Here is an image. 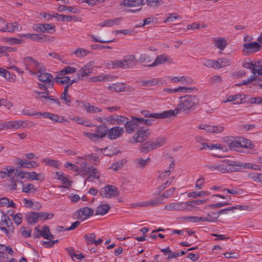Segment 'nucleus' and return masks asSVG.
Wrapping results in <instances>:
<instances>
[{
  "label": "nucleus",
  "instance_id": "obj_1",
  "mask_svg": "<svg viewBox=\"0 0 262 262\" xmlns=\"http://www.w3.org/2000/svg\"><path fill=\"white\" fill-rule=\"evenodd\" d=\"M199 103V99L195 95H187L180 98L177 108L172 110L176 116L179 112H189L194 110Z\"/></svg>",
  "mask_w": 262,
  "mask_h": 262
},
{
  "label": "nucleus",
  "instance_id": "obj_2",
  "mask_svg": "<svg viewBox=\"0 0 262 262\" xmlns=\"http://www.w3.org/2000/svg\"><path fill=\"white\" fill-rule=\"evenodd\" d=\"M23 62L25 66L26 70L28 71L32 75H35L36 71H45V67L31 57L28 56L24 58Z\"/></svg>",
  "mask_w": 262,
  "mask_h": 262
},
{
  "label": "nucleus",
  "instance_id": "obj_3",
  "mask_svg": "<svg viewBox=\"0 0 262 262\" xmlns=\"http://www.w3.org/2000/svg\"><path fill=\"white\" fill-rule=\"evenodd\" d=\"M241 163L231 160H225L217 165V171L227 173L239 171L241 169Z\"/></svg>",
  "mask_w": 262,
  "mask_h": 262
},
{
  "label": "nucleus",
  "instance_id": "obj_4",
  "mask_svg": "<svg viewBox=\"0 0 262 262\" xmlns=\"http://www.w3.org/2000/svg\"><path fill=\"white\" fill-rule=\"evenodd\" d=\"M166 142V139L163 137H159L153 139L141 145L140 150L142 152H148L163 146Z\"/></svg>",
  "mask_w": 262,
  "mask_h": 262
},
{
  "label": "nucleus",
  "instance_id": "obj_5",
  "mask_svg": "<svg viewBox=\"0 0 262 262\" xmlns=\"http://www.w3.org/2000/svg\"><path fill=\"white\" fill-rule=\"evenodd\" d=\"M94 133L83 132V135L93 141H98L107 135L108 127L105 125H101L94 129Z\"/></svg>",
  "mask_w": 262,
  "mask_h": 262
},
{
  "label": "nucleus",
  "instance_id": "obj_6",
  "mask_svg": "<svg viewBox=\"0 0 262 262\" xmlns=\"http://www.w3.org/2000/svg\"><path fill=\"white\" fill-rule=\"evenodd\" d=\"M141 114L146 118H154L156 119H164L172 117L174 114L172 110L165 111L160 113H151L149 110H145L141 112Z\"/></svg>",
  "mask_w": 262,
  "mask_h": 262
},
{
  "label": "nucleus",
  "instance_id": "obj_7",
  "mask_svg": "<svg viewBox=\"0 0 262 262\" xmlns=\"http://www.w3.org/2000/svg\"><path fill=\"white\" fill-rule=\"evenodd\" d=\"M0 229L8 236L9 233H13L14 227L9 217L4 214L2 217L0 222Z\"/></svg>",
  "mask_w": 262,
  "mask_h": 262
},
{
  "label": "nucleus",
  "instance_id": "obj_8",
  "mask_svg": "<svg viewBox=\"0 0 262 262\" xmlns=\"http://www.w3.org/2000/svg\"><path fill=\"white\" fill-rule=\"evenodd\" d=\"M99 194L103 198H111L118 196L119 192L115 186L107 185L100 189Z\"/></svg>",
  "mask_w": 262,
  "mask_h": 262
},
{
  "label": "nucleus",
  "instance_id": "obj_9",
  "mask_svg": "<svg viewBox=\"0 0 262 262\" xmlns=\"http://www.w3.org/2000/svg\"><path fill=\"white\" fill-rule=\"evenodd\" d=\"M150 134V130L146 126L139 127L137 133L133 136L136 142L141 143L148 138Z\"/></svg>",
  "mask_w": 262,
  "mask_h": 262
},
{
  "label": "nucleus",
  "instance_id": "obj_10",
  "mask_svg": "<svg viewBox=\"0 0 262 262\" xmlns=\"http://www.w3.org/2000/svg\"><path fill=\"white\" fill-rule=\"evenodd\" d=\"M108 89L113 92H132L134 89L124 83H114L108 87Z\"/></svg>",
  "mask_w": 262,
  "mask_h": 262
},
{
  "label": "nucleus",
  "instance_id": "obj_11",
  "mask_svg": "<svg viewBox=\"0 0 262 262\" xmlns=\"http://www.w3.org/2000/svg\"><path fill=\"white\" fill-rule=\"evenodd\" d=\"M15 177H19L20 180L26 179L30 180H40V178L35 171L24 172L20 169H17L15 173Z\"/></svg>",
  "mask_w": 262,
  "mask_h": 262
},
{
  "label": "nucleus",
  "instance_id": "obj_12",
  "mask_svg": "<svg viewBox=\"0 0 262 262\" xmlns=\"http://www.w3.org/2000/svg\"><path fill=\"white\" fill-rule=\"evenodd\" d=\"M94 213V210L88 207H85L78 210L75 213V216L77 219L83 221Z\"/></svg>",
  "mask_w": 262,
  "mask_h": 262
},
{
  "label": "nucleus",
  "instance_id": "obj_13",
  "mask_svg": "<svg viewBox=\"0 0 262 262\" xmlns=\"http://www.w3.org/2000/svg\"><path fill=\"white\" fill-rule=\"evenodd\" d=\"M39 74L38 75V80L48 85L49 88H52L54 85L53 76L49 73H46V68L45 71H38Z\"/></svg>",
  "mask_w": 262,
  "mask_h": 262
},
{
  "label": "nucleus",
  "instance_id": "obj_14",
  "mask_svg": "<svg viewBox=\"0 0 262 262\" xmlns=\"http://www.w3.org/2000/svg\"><path fill=\"white\" fill-rule=\"evenodd\" d=\"M94 65V61H91L86 63L78 71L77 73V76L79 78H83V77H87L91 75L93 72Z\"/></svg>",
  "mask_w": 262,
  "mask_h": 262
},
{
  "label": "nucleus",
  "instance_id": "obj_15",
  "mask_svg": "<svg viewBox=\"0 0 262 262\" xmlns=\"http://www.w3.org/2000/svg\"><path fill=\"white\" fill-rule=\"evenodd\" d=\"M164 209L167 211H183L187 209V204L186 202H177L172 203L166 205Z\"/></svg>",
  "mask_w": 262,
  "mask_h": 262
},
{
  "label": "nucleus",
  "instance_id": "obj_16",
  "mask_svg": "<svg viewBox=\"0 0 262 262\" xmlns=\"http://www.w3.org/2000/svg\"><path fill=\"white\" fill-rule=\"evenodd\" d=\"M33 28L36 31H40L42 33H53L55 31V26L53 25L48 24H36L34 26Z\"/></svg>",
  "mask_w": 262,
  "mask_h": 262
},
{
  "label": "nucleus",
  "instance_id": "obj_17",
  "mask_svg": "<svg viewBox=\"0 0 262 262\" xmlns=\"http://www.w3.org/2000/svg\"><path fill=\"white\" fill-rule=\"evenodd\" d=\"M243 47L244 52L249 53H254L262 48L261 46L257 42L246 43L243 45Z\"/></svg>",
  "mask_w": 262,
  "mask_h": 262
},
{
  "label": "nucleus",
  "instance_id": "obj_18",
  "mask_svg": "<svg viewBox=\"0 0 262 262\" xmlns=\"http://www.w3.org/2000/svg\"><path fill=\"white\" fill-rule=\"evenodd\" d=\"M22 27L17 23H9L3 25V27H0V31L2 32H13L16 31L21 30Z\"/></svg>",
  "mask_w": 262,
  "mask_h": 262
},
{
  "label": "nucleus",
  "instance_id": "obj_19",
  "mask_svg": "<svg viewBox=\"0 0 262 262\" xmlns=\"http://www.w3.org/2000/svg\"><path fill=\"white\" fill-rule=\"evenodd\" d=\"M137 117H133L130 120L129 119L124 124V127L125 128L126 132L127 134L133 133L135 129L138 127L139 125L138 121L136 119Z\"/></svg>",
  "mask_w": 262,
  "mask_h": 262
},
{
  "label": "nucleus",
  "instance_id": "obj_20",
  "mask_svg": "<svg viewBox=\"0 0 262 262\" xmlns=\"http://www.w3.org/2000/svg\"><path fill=\"white\" fill-rule=\"evenodd\" d=\"M124 132L123 127L115 126L110 130L108 129L107 137L110 139H115L119 137Z\"/></svg>",
  "mask_w": 262,
  "mask_h": 262
},
{
  "label": "nucleus",
  "instance_id": "obj_21",
  "mask_svg": "<svg viewBox=\"0 0 262 262\" xmlns=\"http://www.w3.org/2000/svg\"><path fill=\"white\" fill-rule=\"evenodd\" d=\"M18 169L14 168L13 166H6L4 168V171H0V178L2 179H4L6 178H12L13 176H14V173H15L16 170Z\"/></svg>",
  "mask_w": 262,
  "mask_h": 262
},
{
  "label": "nucleus",
  "instance_id": "obj_22",
  "mask_svg": "<svg viewBox=\"0 0 262 262\" xmlns=\"http://www.w3.org/2000/svg\"><path fill=\"white\" fill-rule=\"evenodd\" d=\"M167 56L165 54H161L157 56L154 61L150 64L144 65V67H147L149 68H152L157 66L159 64H163L166 61H168Z\"/></svg>",
  "mask_w": 262,
  "mask_h": 262
},
{
  "label": "nucleus",
  "instance_id": "obj_23",
  "mask_svg": "<svg viewBox=\"0 0 262 262\" xmlns=\"http://www.w3.org/2000/svg\"><path fill=\"white\" fill-rule=\"evenodd\" d=\"M144 0H124L120 3V5L124 7H133L144 5Z\"/></svg>",
  "mask_w": 262,
  "mask_h": 262
},
{
  "label": "nucleus",
  "instance_id": "obj_24",
  "mask_svg": "<svg viewBox=\"0 0 262 262\" xmlns=\"http://www.w3.org/2000/svg\"><path fill=\"white\" fill-rule=\"evenodd\" d=\"M20 123L21 122L19 120L10 121L4 122L2 125L5 129H18L19 128Z\"/></svg>",
  "mask_w": 262,
  "mask_h": 262
},
{
  "label": "nucleus",
  "instance_id": "obj_25",
  "mask_svg": "<svg viewBox=\"0 0 262 262\" xmlns=\"http://www.w3.org/2000/svg\"><path fill=\"white\" fill-rule=\"evenodd\" d=\"M110 209V207L108 205L105 204H100L96 210L95 215H103L106 214Z\"/></svg>",
  "mask_w": 262,
  "mask_h": 262
},
{
  "label": "nucleus",
  "instance_id": "obj_26",
  "mask_svg": "<svg viewBox=\"0 0 262 262\" xmlns=\"http://www.w3.org/2000/svg\"><path fill=\"white\" fill-rule=\"evenodd\" d=\"M15 173L14 176L10 178V180L9 181V183L8 184V186L10 189V190H15L17 189V184L16 182H18L23 184V182L21 180L19 179V177H15Z\"/></svg>",
  "mask_w": 262,
  "mask_h": 262
},
{
  "label": "nucleus",
  "instance_id": "obj_27",
  "mask_svg": "<svg viewBox=\"0 0 262 262\" xmlns=\"http://www.w3.org/2000/svg\"><path fill=\"white\" fill-rule=\"evenodd\" d=\"M3 39L4 41L11 46L20 45L25 42L24 40L15 37H4Z\"/></svg>",
  "mask_w": 262,
  "mask_h": 262
},
{
  "label": "nucleus",
  "instance_id": "obj_28",
  "mask_svg": "<svg viewBox=\"0 0 262 262\" xmlns=\"http://www.w3.org/2000/svg\"><path fill=\"white\" fill-rule=\"evenodd\" d=\"M38 215L37 212H32L28 214L26 216V220L30 224H35L38 221Z\"/></svg>",
  "mask_w": 262,
  "mask_h": 262
},
{
  "label": "nucleus",
  "instance_id": "obj_29",
  "mask_svg": "<svg viewBox=\"0 0 262 262\" xmlns=\"http://www.w3.org/2000/svg\"><path fill=\"white\" fill-rule=\"evenodd\" d=\"M22 192L28 193H35L37 191V188L33 184L30 183L28 184H24L23 182Z\"/></svg>",
  "mask_w": 262,
  "mask_h": 262
},
{
  "label": "nucleus",
  "instance_id": "obj_30",
  "mask_svg": "<svg viewBox=\"0 0 262 262\" xmlns=\"http://www.w3.org/2000/svg\"><path fill=\"white\" fill-rule=\"evenodd\" d=\"M214 43L216 48L220 51H223L227 46L226 40L222 37L215 39Z\"/></svg>",
  "mask_w": 262,
  "mask_h": 262
},
{
  "label": "nucleus",
  "instance_id": "obj_31",
  "mask_svg": "<svg viewBox=\"0 0 262 262\" xmlns=\"http://www.w3.org/2000/svg\"><path fill=\"white\" fill-rule=\"evenodd\" d=\"M58 75L54 79V81L58 84H67L68 85L69 84V82H70V78L68 76H61V77Z\"/></svg>",
  "mask_w": 262,
  "mask_h": 262
},
{
  "label": "nucleus",
  "instance_id": "obj_32",
  "mask_svg": "<svg viewBox=\"0 0 262 262\" xmlns=\"http://www.w3.org/2000/svg\"><path fill=\"white\" fill-rule=\"evenodd\" d=\"M76 71V68L70 66H67L59 71L58 72V75L64 76L69 74L75 73Z\"/></svg>",
  "mask_w": 262,
  "mask_h": 262
},
{
  "label": "nucleus",
  "instance_id": "obj_33",
  "mask_svg": "<svg viewBox=\"0 0 262 262\" xmlns=\"http://www.w3.org/2000/svg\"><path fill=\"white\" fill-rule=\"evenodd\" d=\"M227 142L228 143V147L230 150L235 149L236 148L241 147V143L240 138H238V140H231L228 139Z\"/></svg>",
  "mask_w": 262,
  "mask_h": 262
},
{
  "label": "nucleus",
  "instance_id": "obj_34",
  "mask_svg": "<svg viewBox=\"0 0 262 262\" xmlns=\"http://www.w3.org/2000/svg\"><path fill=\"white\" fill-rule=\"evenodd\" d=\"M56 178L62 182V183L64 185H68L69 186H70L72 182L70 181L68 177H67L64 174L62 173L56 172Z\"/></svg>",
  "mask_w": 262,
  "mask_h": 262
},
{
  "label": "nucleus",
  "instance_id": "obj_35",
  "mask_svg": "<svg viewBox=\"0 0 262 262\" xmlns=\"http://www.w3.org/2000/svg\"><path fill=\"white\" fill-rule=\"evenodd\" d=\"M243 66L245 68L251 70V72L253 73V72H254L256 69V63H254L252 62H251L250 60L248 59L243 61Z\"/></svg>",
  "mask_w": 262,
  "mask_h": 262
},
{
  "label": "nucleus",
  "instance_id": "obj_36",
  "mask_svg": "<svg viewBox=\"0 0 262 262\" xmlns=\"http://www.w3.org/2000/svg\"><path fill=\"white\" fill-rule=\"evenodd\" d=\"M174 162L173 161L170 164L169 169L162 172L159 176V178L163 180L166 178L167 177L170 175V172L174 170Z\"/></svg>",
  "mask_w": 262,
  "mask_h": 262
},
{
  "label": "nucleus",
  "instance_id": "obj_37",
  "mask_svg": "<svg viewBox=\"0 0 262 262\" xmlns=\"http://www.w3.org/2000/svg\"><path fill=\"white\" fill-rule=\"evenodd\" d=\"M175 177H172L169 179H168L164 183L162 184L161 186H160L157 190V194H159L162 191L164 190V189L167 187L169 186L173 180L174 179Z\"/></svg>",
  "mask_w": 262,
  "mask_h": 262
},
{
  "label": "nucleus",
  "instance_id": "obj_38",
  "mask_svg": "<svg viewBox=\"0 0 262 262\" xmlns=\"http://www.w3.org/2000/svg\"><path fill=\"white\" fill-rule=\"evenodd\" d=\"M184 219L188 222L193 223H199L206 222V217L194 216H186Z\"/></svg>",
  "mask_w": 262,
  "mask_h": 262
},
{
  "label": "nucleus",
  "instance_id": "obj_39",
  "mask_svg": "<svg viewBox=\"0 0 262 262\" xmlns=\"http://www.w3.org/2000/svg\"><path fill=\"white\" fill-rule=\"evenodd\" d=\"M160 196H159L156 199L151 200L150 201H145L144 202V204L145 205L144 207H148V206H155L159 205L163 203L161 199H159Z\"/></svg>",
  "mask_w": 262,
  "mask_h": 262
},
{
  "label": "nucleus",
  "instance_id": "obj_40",
  "mask_svg": "<svg viewBox=\"0 0 262 262\" xmlns=\"http://www.w3.org/2000/svg\"><path fill=\"white\" fill-rule=\"evenodd\" d=\"M219 214L218 211L213 212L211 211L207 214V216L206 217V222H214L219 217Z\"/></svg>",
  "mask_w": 262,
  "mask_h": 262
},
{
  "label": "nucleus",
  "instance_id": "obj_41",
  "mask_svg": "<svg viewBox=\"0 0 262 262\" xmlns=\"http://www.w3.org/2000/svg\"><path fill=\"white\" fill-rule=\"evenodd\" d=\"M96 237V235L94 233L86 234L83 236L84 239L87 243L88 245L94 244Z\"/></svg>",
  "mask_w": 262,
  "mask_h": 262
},
{
  "label": "nucleus",
  "instance_id": "obj_42",
  "mask_svg": "<svg viewBox=\"0 0 262 262\" xmlns=\"http://www.w3.org/2000/svg\"><path fill=\"white\" fill-rule=\"evenodd\" d=\"M125 61H126V63H128L129 68H132L134 66V63L136 62H138V60H136V57L134 55H128L125 56L123 57Z\"/></svg>",
  "mask_w": 262,
  "mask_h": 262
},
{
  "label": "nucleus",
  "instance_id": "obj_43",
  "mask_svg": "<svg viewBox=\"0 0 262 262\" xmlns=\"http://www.w3.org/2000/svg\"><path fill=\"white\" fill-rule=\"evenodd\" d=\"M159 79L157 78H153L148 80H144L142 81V85L147 87H150L157 85L159 83Z\"/></svg>",
  "mask_w": 262,
  "mask_h": 262
},
{
  "label": "nucleus",
  "instance_id": "obj_44",
  "mask_svg": "<svg viewBox=\"0 0 262 262\" xmlns=\"http://www.w3.org/2000/svg\"><path fill=\"white\" fill-rule=\"evenodd\" d=\"M42 162L49 166H52L55 168H58L59 166L58 161L54 159L45 158L42 160Z\"/></svg>",
  "mask_w": 262,
  "mask_h": 262
},
{
  "label": "nucleus",
  "instance_id": "obj_45",
  "mask_svg": "<svg viewBox=\"0 0 262 262\" xmlns=\"http://www.w3.org/2000/svg\"><path fill=\"white\" fill-rule=\"evenodd\" d=\"M68 86H65L63 92L61 95V99L63 100L67 104L70 103L71 101L70 96L68 94Z\"/></svg>",
  "mask_w": 262,
  "mask_h": 262
},
{
  "label": "nucleus",
  "instance_id": "obj_46",
  "mask_svg": "<svg viewBox=\"0 0 262 262\" xmlns=\"http://www.w3.org/2000/svg\"><path fill=\"white\" fill-rule=\"evenodd\" d=\"M139 124H146L147 125H151L155 122L152 119H144L142 118L137 117L136 119Z\"/></svg>",
  "mask_w": 262,
  "mask_h": 262
},
{
  "label": "nucleus",
  "instance_id": "obj_47",
  "mask_svg": "<svg viewBox=\"0 0 262 262\" xmlns=\"http://www.w3.org/2000/svg\"><path fill=\"white\" fill-rule=\"evenodd\" d=\"M81 168L86 173H91V170L94 167L93 166L90 165L87 162L84 161L80 164Z\"/></svg>",
  "mask_w": 262,
  "mask_h": 262
},
{
  "label": "nucleus",
  "instance_id": "obj_48",
  "mask_svg": "<svg viewBox=\"0 0 262 262\" xmlns=\"http://www.w3.org/2000/svg\"><path fill=\"white\" fill-rule=\"evenodd\" d=\"M152 58L147 54L144 53L140 55V58L138 60V62H150Z\"/></svg>",
  "mask_w": 262,
  "mask_h": 262
},
{
  "label": "nucleus",
  "instance_id": "obj_49",
  "mask_svg": "<svg viewBox=\"0 0 262 262\" xmlns=\"http://www.w3.org/2000/svg\"><path fill=\"white\" fill-rule=\"evenodd\" d=\"M241 143V147L247 148H252L253 145L251 143L249 140L246 139L243 137H240Z\"/></svg>",
  "mask_w": 262,
  "mask_h": 262
},
{
  "label": "nucleus",
  "instance_id": "obj_50",
  "mask_svg": "<svg viewBox=\"0 0 262 262\" xmlns=\"http://www.w3.org/2000/svg\"><path fill=\"white\" fill-rule=\"evenodd\" d=\"M100 176L97 169L95 168H93L91 170V174L87 178L88 181H91L94 179H99Z\"/></svg>",
  "mask_w": 262,
  "mask_h": 262
},
{
  "label": "nucleus",
  "instance_id": "obj_51",
  "mask_svg": "<svg viewBox=\"0 0 262 262\" xmlns=\"http://www.w3.org/2000/svg\"><path fill=\"white\" fill-rule=\"evenodd\" d=\"M2 56L8 55L9 53L15 52L17 49L14 47L2 46Z\"/></svg>",
  "mask_w": 262,
  "mask_h": 262
},
{
  "label": "nucleus",
  "instance_id": "obj_52",
  "mask_svg": "<svg viewBox=\"0 0 262 262\" xmlns=\"http://www.w3.org/2000/svg\"><path fill=\"white\" fill-rule=\"evenodd\" d=\"M125 162V160L122 159L116 162L113 163L112 164L111 168L113 169L115 171H117L123 167Z\"/></svg>",
  "mask_w": 262,
  "mask_h": 262
},
{
  "label": "nucleus",
  "instance_id": "obj_53",
  "mask_svg": "<svg viewBox=\"0 0 262 262\" xmlns=\"http://www.w3.org/2000/svg\"><path fill=\"white\" fill-rule=\"evenodd\" d=\"M176 188L175 187H172L170 188L169 189L166 190L163 194L159 195L160 199H161L162 201L164 198H168L170 196H171L175 191Z\"/></svg>",
  "mask_w": 262,
  "mask_h": 262
},
{
  "label": "nucleus",
  "instance_id": "obj_54",
  "mask_svg": "<svg viewBox=\"0 0 262 262\" xmlns=\"http://www.w3.org/2000/svg\"><path fill=\"white\" fill-rule=\"evenodd\" d=\"M222 149L223 148L221 147V145L219 144H211L210 145H208L206 144V143H203V147H200V150H202L204 149Z\"/></svg>",
  "mask_w": 262,
  "mask_h": 262
},
{
  "label": "nucleus",
  "instance_id": "obj_55",
  "mask_svg": "<svg viewBox=\"0 0 262 262\" xmlns=\"http://www.w3.org/2000/svg\"><path fill=\"white\" fill-rule=\"evenodd\" d=\"M89 53L90 51L87 50L79 48L74 52V54H75L77 57H82L85 56Z\"/></svg>",
  "mask_w": 262,
  "mask_h": 262
},
{
  "label": "nucleus",
  "instance_id": "obj_56",
  "mask_svg": "<svg viewBox=\"0 0 262 262\" xmlns=\"http://www.w3.org/2000/svg\"><path fill=\"white\" fill-rule=\"evenodd\" d=\"M114 117H115V122H117V124L120 125L125 124V122L128 120V118L116 114L114 115Z\"/></svg>",
  "mask_w": 262,
  "mask_h": 262
},
{
  "label": "nucleus",
  "instance_id": "obj_57",
  "mask_svg": "<svg viewBox=\"0 0 262 262\" xmlns=\"http://www.w3.org/2000/svg\"><path fill=\"white\" fill-rule=\"evenodd\" d=\"M45 37V35L42 34H32L31 39L34 41L42 42L45 40L44 38Z\"/></svg>",
  "mask_w": 262,
  "mask_h": 262
},
{
  "label": "nucleus",
  "instance_id": "obj_58",
  "mask_svg": "<svg viewBox=\"0 0 262 262\" xmlns=\"http://www.w3.org/2000/svg\"><path fill=\"white\" fill-rule=\"evenodd\" d=\"M146 4L150 7H158L163 4L162 0H146Z\"/></svg>",
  "mask_w": 262,
  "mask_h": 262
},
{
  "label": "nucleus",
  "instance_id": "obj_59",
  "mask_svg": "<svg viewBox=\"0 0 262 262\" xmlns=\"http://www.w3.org/2000/svg\"><path fill=\"white\" fill-rule=\"evenodd\" d=\"M43 93L44 94L41 95L39 97H35V98L41 101L43 103H47L49 98L50 92L46 91V92H44Z\"/></svg>",
  "mask_w": 262,
  "mask_h": 262
},
{
  "label": "nucleus",
  "instance_id": "obj_60",
  "mask_svg": "<svg viewBox=\"0 0 262 262\" xmlns=\"http://www.w3.org/2000/svg\"><path fill=\"white\" fill-rule=\"evenodd\" d=\"M39 219H42L45 220L51 219L54 216V214L52 213H49L44 212H37Z\"/></svg>",
  "mask_w": 262,
  "mask_h": 262
},
{
  "label": "nucleus",
  "instance_id": "obj_61",
  "mask_svg": "<svg viewBox=\"0 0 262 262\" xmlns=\"http://www.w3.org/2000/svg\"><path fill=\"white\" fill-rule=\"evenodd\" d=\"M181 82L183 84L189 85L194 83V81L193 79L190 77L183 76H181Z\"/></svg>",
  "mask_w": 262,
  "mask_h": 262
},
{
  "label": "nucleus",
  "instance_id": "obj_62",
  "mask_svg": "<svg viewBox=\"0 0 262 262\" xmlns=\"http://www.w3.org/2000/svg\"><path fill=\"white\" fill-rule=\"evenodd\" d=\"M116 68H120L123 69L129 68V66L128 63H126L124 59H123L122 60H116Z\"/></svg>",
  "mask_w": 262,
  "mask_h": 262
},
{
  "label": "nucleus",
  "instance_id": "obj_63",
  "mask_svg": "<svg viewBox=\"0 0 262 262\" xmlns=\"http://www.w3.org/2000/svg\"><path fill=\"white\" fill-rule=\"evenodd\" d=\"M21 123H20L19 128H30L34 126L35 124L31 121H28L27 120L23 121L19 120Z\"/></svg>",
  "mask_w": 262,
  "mask_h": 262
},
{
  "label": "nucleus",
  "instance_id": "obj_64",
  "mask_svg": "<svg viewBox=\"0 0 262 262\" xmlns=\"http://www.w3.org/2000/svg\"><path fill=\"white\" fill-rule=\"evenodd\" d=\"M148 161H150L149 158L145 160H144L142 158H139L136 160V162L138 167L144 168Z\"/></svg>",
  "mask_w": 262,
  "mask_h": 262
}]
</instances>
